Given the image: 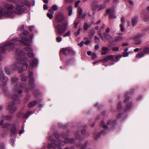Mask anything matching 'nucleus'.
I'll return each mask as SVG.
<instances>
[{"label":"nucleus","mask_w":149,"mask_h":149,"mask_svg":"<svg viewBox=\"0 0 149 149\" xmlns=\"http://www.w3.org/2000/svg\"><path fill=\"white\" fill-rule=\"evenodd\" d=\"M22 41L19 38H15L10 42H7L0 48V53H4L6 49L8 51H13L16 48L17 45H21L23 44L27 47L26 49L27 52H32L33 49L30 46V41L29 39L26 36H24L22 37Z\"/></svg>","instance_id":"f257e3e1"},{"label":"nucleus","mask_w":149,"mask_h":149,"mask_svg":"<svg viewBox=\"0 0 149 149\" xmlns=\"http://www.w3.org/2000/svg\"><path fill=\"white\" fill-rule=\"evenodd\" d=\"M23 0H19L16 3L15 8L14 9V5L7 4L4 7H0V17L4 16L5 17L11 16L13 13L20 14L24 12V7L23 4L21 2Z\"/></svg>","instance_id":"f03ea898"},{"label":"nucleus","mask_w":149,"mask_h":149,"mask_svg":"<svg viewBox=\"0 0 149 149\" xmlns=\"http://www.w3.org/2000/svg\"><path fill=\"white\" fill-rule=\"evenodd\" d=\"M16 54L18 61L11 66L10 70H17L21 72L23 70L26 69L28 65L26 63V62L28 61V59L23 56L24 52L19 49H17Z\"/></svg>","instance_id":"7ed1b4c3"},{"label":"nucleus","mask_w":149,"mask_h":149,"mask_svg":"<svg viewBox=\"0 0 149 149\" xmlns=\"http://www.w3.org/2000/svg\"><path fill=\"white\" fill-rule=\"evenodd\" d=\"M130 93L127 92L126 93L125 95V99L124 100V103H127L126 105L123 109H122V102H119L118 105V111L119 112V114L117 117L118 118H121V116L122 113H124L130 109L132 106V103L131 102H129V95Z\"/></svg>","instance_id":"20e7f679"},{"label":"nucleus","mask_w":149,"mask_h":149,"mask_svg":"<svg viewBox=\"0 0 149 149\" xmlns=\"http://www.w3.org/2000/svg\"><path fill=\"white\" fill-rule=\"evenodd\" d=\"M55 19L57 22H61V24L57 25V33L59 34H61L65 31V23L63 14L61 12L59 13L56 16Z\"/></svg>","instance_id":"39448f33"},{"label":"nucleus","mask_w":149,"mask_h":149,"mask_svg":"<svg viewBox=\"0 0 149 149\" xmlns=\"http://www.w3.org/2000/svg\"><path fill=\"white\" fill-rule=\"evenodd\" d=\"M19 97V95L17 94H15V95H13L12 97V98L14 100L10 102L7 107V109L9 111L10 113H14L17 109V108L15 106V103L16 101H17L18 103H20L21 101L18 99V98Z\"/></svg>","instance_id":"423d86ee"},{"label":"nucleus","mask_w":149,"mask_h":149,"mask_svg":"<svg viewBox=\"0 0 149 149\" xmlns=\"http://www.w3.org/2000/svg\"><path fill=\"white\" fill-rule=\"evenodd\" d=\"M0 125L1 126V127L3 128L7 129L10 128V135L11 136L14 135L17 132L16 128L15 125L10 124L8 123L3 124V120H0Z\"/></svg>","instance_id":"0eeeda50"},{"label":"nucleus","mask_w":149,"mask_h":149,"mask_svg":"<svg viewBox=\"0 0 149 149\" xmlns=\"http://www.w3.org/2000/svg\"><path fill=\"white\" fill-rule=\"evenodd\" d=\"M51 144H49L47 146V148H50L52 147L55 148L58 147V149H62V148L64 146V145L65 142L63 141L62 142H56L54 139H52L51 141Z\"/></svg>","instance_id":"6e6552de"},{"label":"nucleus","mask_w":149,"mask_h":149,"mask_svg":"<svg viewBox=\"0 0 149 149\" xmlns=\"http://www.w3.org/2000/svg\"><path fill=\"white\" fill-rule=\"evenodd\" d=\"M28 56L32 59L30 61V65L31 68H33L36 66L38 63V60L37 59L34 58V55L32 53H28Z\"/></svg>","instance_id":"1a4fd4ad"},{"label":"nucleus","mask_w":149,"mask_h":149,"mask_svg":"<svg viewBox=\"0 0 149 149\" xmlns=\"http://www.w3.org/2000/svg\"><path fill=\"white\" fill-rule=\"evenodd\" d=\"M101 126L104 129V130L98 133L96 136L94 135V137L96 139H99L102 133L105 134L106 132V130L108 129V125H106L103 121H102L101 122Z\"/></svg>","instance_id":"9d476101"},{"label":"nucleus","mask_w":149,"mask_h":149,"mask_svg":"<svg viewBox=\"0 0 149 149\" xmlns=\"http://www.w3.org/2000/svg\"><path fill=\"white\" fill-rule=\"evenodd\" d=\"M33 74L32 72L29 74V83L30 84L29 89H31L33 88L35 86L34 79L33 77Z\"/></svg>","instance_id":"9b49d317"},{"label":"nucleus","mask_w":149,"mask_h":149,"mask_svg":"<svg viewBox=\"0 0 149 149\" xmlns=\"http://www.w3.org/2000/svg\"><path fill=\"white\" fill-rule=\"evenodd\" d=\"M0 78L2 82V83L1 84V85L5 86L6 83L8 80V78L3 75L2 71L1 70H0Z\"/></svg>","instance_id":"f8f14e48"},{"label":"nucleus","mask_w":149,"mask_h":149,"mask_svg":"<svg viewBox=\"0 0 149 149\" xmlns=\"http://www.w3.org/2000/svg\"><path fill=\"white\" fill-rule=\"evenodd\" d=\"M114 57L113 56V55H111L106 56L102 59L100 60L99 61L102 63H105L108 61H113L114 60Z\"/></svg>","instance_id":"ddd939ff"},{"label":"nucleus","mask_w":149,"mask_h":149,"mask_svg":"<svg viewBox=\"0 0 149 149\" xmlns=\"http://www.w3.org/2000/svg\"><path fill=\"white\" fill-rule=\"evenodd\" d=\"M116 120H111L108 121L107 124L108 125H111V129H113L115 126L116 125Z\"/></svg>","instance_id":"4468645a"},{"label":"nucleus","mask_w":149,"mask_h":149,"mask_svg":"<svg viewBox=\"0 0 149 149\" xmlns=\"http://www.w3.org/2000/svg\"><path fill=\"white\" fill-rule=\"evenodd\" d=\"M24 88V87L22 85L20 86L18 85H17V87L15 88L14 91L15 93H18L19 94H20L22 92V91L20 89L23 88Z\"/></svg>","instance_id":"2eb2a0df"},{"label":"nucleus","mask_w":149,"mask_h":149,"mask_svg":"<svg viewBox=\"0 0 149 149\" xmlns=\"http://www.w3.org/2000/svg\"><path fill=\"white\" fill-rule=\"evenodd\" d=\"M122 55H121L116 56L114 57L115 60L114 59L113 62L112 63H109V65H113L115 63H116L119 61Z\"/></svg>","instance_id":"dca6fc26"},{"label":"nucleus","mask_w":149,"mask_h":149,"mask_svg":"<svg viewBox=\"0 0 149 149\" xmlns=\"http://www.w3.org/2000/svg\"><path fill=\"white\" fill-rule=\"evenodd\" d=\"M74 52L73 49L71 48H66V54H68L70 55H73L74 54Z\"/></svg>","instance_id":"f3484780"},{"label":"nucleus","mask_w":149,"mask_h":149,"mask_svg":"<svg viewBox=\"0 0 149 149\" xmlns=\"http://www.w3.org/2000/svg\"><path fill=\"white\" fill-rule=\"evenodd\" d=\"M102 50L103 51L101 53L102 55H104L106 54L109 50V48L106 47H103L102 48Z\"/></svg>","instance_id":"a211bd4d"},{"label":"nucleus","mask_w":149,"mask_h":149,"mask_svg":"<svg viewBox=\"0 0 149 149\" xmlns=\"http://www.w3.org/2000/svg\"><path fill=\"white\" fill-rule=\"evenodd\" d=\"M54 14V12L52 10H48V13L47 14V15L50 19H52L53 18Z\"/></svg>","instance_id":"6ab92c4d"},{"label":"nucleus","mask_w":149,"mask_h":149,"mask_svg":"<svg viewBox=\"0 0 149 149\" xmlns=\"http://www.w3.org/2000/svg\"><path fill=\"white\" fill-rule=\"evenodd\" d=\"M97 5L96 4V2L94 1L91 4V8L93 11H95L97 8Z\"/></svg>","instance_id":"aec40b11"},{"label":"nucleus","mask_w":149,"mask_h":149,"mask_svg":"<svg viewBox=\"0 0 149 149\" xmlns=\"http://www.w3.org/2000/svg\"><path fill=\"white\" fill-rule=\"evenodd\" d=\"M103 36L104 38H105L107 40H109L112 39V37L109 34H107L105 33H104L103 34Z\"/></svg>","instance_id":"412c9836"},{"label":"nucleus","mask_w":149,"mask_h":149,"mask_svg":"<svg viewBox=\"0 0 149 149\" xmlns=\"http://www.w3.org/2000/svg\"><path fill=\"white\" fill-rule=\"evenodd\" d=\"M138 17H134L132 19V23L133 26L136 25L137 22Z\"/></svg>","instance_id":"4be33fe9"},{"label":"nucleus","mask_w":149,"mask_h":149,"mask_svg":"<svg viewBox=\"0 0 149 149\" xmlns=\"http://www.w3.org/2000/svg\"><path fill=\"white\" fill-rule=\"evenodd\" d=\"M78 17L79 18H81V15H82L83 11L82 8L80 7H79L78 8Z\"/></svg>","instance_id":"5701e85b"},{"label":"nucleus","mask_w":149,"mask_h":149,"mask_svg":"<svg viewBox=\"0 0 149 149\" xmlns=\"http://www.w3.org/2000/svg\"><path fill=\"white\" fill-rule=\"evenodd\" d=\"M88 144V142H86L84 145H82L81 144L80 145H78L77 146V147L80 148V149H86L87 147V145Z\"/></svg>","instance_id":"b1692460"},{"label":"nucleus","mask_w":149,"mask_h":149,"mask_svg":"<svg viewBox=\"0 0 149 149\" xmlns=\"http://www.w3.org/2000/svg\"><path fill=\"white\" fill-rule=\"evenodd\" d=\"M123 39V37L121 36H117L115 37L114 40L113 42H119L122 40Z\"/></svg>","instance_id":"393cba45"},{"label":"nucleus","mask_w":149,"mask_h":149,"mask_svg":"<svg viewBox=\"0 0 149 149\" xmlns=\"http://www.w3.org/2000/svg\"><path fill=\"white\" fill-rule=\"evenodd\" d=\"M65 141L66 143L68 142L70 143H72L74 142V139L73 138H71V139H70L67 137H66Z\"/></svg>","instance_id":"a878e982"},{"label":"nucleus","mask_w":149,"mask_h":149,"mask_svg":"<svg viewBox=\"0 0 149 149\" xmlns=\"http://www.w3.org/2000/svg\"><path fill=\"white\" fill-rule=\"evenodd\" d=\"M106 7L103 4H100L97 5V8L98 9L97 10L100 11L104 9Z\"/></svg>","instance_id":"bb28decb"},{"label":"nucleus","mask_w":149,"mask_h":149,"mask_svg":"<svg viewBox=\"0 0 149 149\" xmlns=\"http://www.w3.org/2000/svg\"><path fill=\"white\" fill-rule=\"evenodd\" d=\"M21 80L23 81H25L28 79L27 77L25 74H22L20 77Z\"/></svg>","instance_id":"cd10ccee"},{"label":"nucleus","mask_w":149,"mask_h":149,"mask_svg":"<svg viewBox=\"0 0 149 149\" xmlns=\"http://www.w3.org/2000/svg\"><path fill=\"white\" fill-rule=\"evenodd\" d=\"M37 103L36 101H33L30 102L28 105L29 108H31L34 106Z\"/></svg>","instance_id":"c85d7f7f"},{"label":"nucleus","mask_w":149,"mask_h":149,"mask_svg":"<svg viewBox=\"0 0 149 149\" xmlns=\"http://www.w3.org/2000/svg\"><path fill=\"white\" fill-rule=\"evenodd\" d=\"M73 7L72 6H70L68 8V15L69 16H70L72 15V12Z\"/></svg>","instance_id":"c756f323"},{"label":"nucleus","mask_w":149,"mask_h":149,"mask_svg":"<svg viewBox=\"0 0 149 149\" xmlns=\"http://www.w3.org/2000/svg\"><path fill=\"white\" fill-rule=\"evenodd\" d=\"M21 3L23 4V6L24 5H25L27 6H29L30 5V4L29 1H24V0H23V1L21 2Z\"/></svg>","instance_id":"7c9ffc66"},{"label":"nucleus","mask_w":149,"mask_h":149,"mask_svg":"<svg viewBox=\"0 0 149 149\" xmlns=\"http://www.w3.org/2000/svg\"><path fill=\"white\" fill-rule=\"evenodd\" d=\"M80 132L78 130L75 131V137L77 139H80V135L79 134Z\"/></svg>","instance_id":"2f4dec72"},{"label":"nucleus","mask_w":149,"mask_h":149,"mask_svg":"<svg viewBox=\"0 0 149 149\" xmlns=\"http://www.w3.org/2000/svg\"><path fill=\"white\" fill-rule=\"evenodd\" d=\"M95 33V31L94 29H91L89 33V36H92Z\"/></svg>","instance_id":"473e14b6"},{"label":"nucleus","mask_w":149,"mask_h":149,"mask_svg":"<svg viewBox=\"0 0 149 149\" xmlns=\"http://www.w3.org/2000/svg\"><path fill=\"white\" fill-rule=\"evenodd\" d=\"M144 54L142 52H140L136 55V57L137 58H140L144 56Z\"/></svg>","instance_id":"72a5a7b5"},{"label":"nucleus","mask_w":149,"mask_h":149,"mask_svg":"<svg viewBox=\"0 0 149 149\" xmlns=\"http://www.w3.org/2000/svg\"><path fill=\"white\" fill-rule=\"evenodd\" d=\"M143 52L146 54H148L149 53V48L145 47L143 49Z\"/></svg>","instance_id":"f704fd0d"},{"label":"nucleus","mask_w":149,"mask_h":149,"mask_svg":"<svg viewBox=\"0 0 149 149\" xmlns=\"http://www.w3.org/2000/svg\"><path fill=\"white\" fill-rule=\"evenodd\" d=\"M141 42V40L140 39H137L135 40L134 44L136 45H139Z\"/></svg>","instance_id":"c9c22d12"},{"label":"nucleus","mask_w":149,"mask_h":149,"mask_svg":"<svg viewBox=\"0 0 149 149\" xmlns=\"http://www.w3.org/2000/svg\"><path fill=\"white\" fill-rule=\"evenodd\" d=\"M65 54V49L64 48L61 49L60 51V55H61L62 54Z\"/></svg>","instance_id":"e433bc0d"},{"label":"nucleus","mask_w":149,"mask_h":149,"mask_svg":"<svg viewBox=\"0 0 149 149\" xmlns=\"http://www.w3.org/2000/svg\"><path fill=\"white\" fill-rule=\"evenodd\" d=\"M31 111L28 112L24 115L23 117L24 118H27L31 114Z\"/></svg>","instance_id":"4c0bfd02"},{"label":"nucleus","mask_w":149,"mask_h":149,"mask_svg":"<svg viewBox=\"0 0 149 149\" xmlns=\"http://www.w3.org/2000/svg\"><path fill=\"white\" fill-rule=\"evenodd\" d=\"M111 9H107L106 10V14H105V16H106V15L107 14H110L111 13Z\"/></svg>","instance_id":"58836bf2"},{"label":"nucleus","mask_w":149,"mask_h":149,"mask_svg":"<svg viewBox=\"0 0 149 149\" xmlns=\"http://www.w3.org/2000/svg\"><path fill=\"white\" fill-rule=\"evenodd\" d=\"M81 132L82 134L84 135H89V133L88 132H86L85 130L83 129L82 130Z\"/></svg>","instance_id":"ea45409f"},{"label":"nucleus","mask_w":149,"mask_h":149,"mask_svg":"<svg viewBox=\"0 0 149 149\" xmlns=\"http://www.w3.org/2000/svg\"><path fill=\"white\" fill-rule=\"evenodd\" d=\"M98 33L100 38L103 40H104V38L103 35H102V34L101 31H98Z\"/></svg>","instance_id":"a19ab883"},{"label":"nucleus","mask_w":149,"mask_h":149,"mask_svg":"<svg viewBox=\"0 0 149 149\" xmlns=\"http://www.w3.org/2000/svg\"><path fill=\"white\" fill-rule=\"evenodd\" d=\"M19 80V79L16 77H13L11 79V81L14 83L16 82Z\"/></svg>","instance_id":"79ce46f5"},{"label":"nucleus","mask_w":149,"mask_h":149,"mask_svg":"<svg viewBox=\"0 0 149 149\" xmlns=\"http://www.w3.org/2000/svg\"><path fill=\"white\" fill-rule=\"evenodd\" d=\"M88 28V25L87 23H85L84 25V29L85 30H87Z\"/></svg>","instance_id":"37998d69"},{"label":"nucleus","mask_w":149,"mask_h":149,"mask_svg":"<svg viewBox=\"0 0 149 149\" xmlns=\"http://www.w3.org/2000/svg\"><path fill=\"white\" fill-rule=\"evenodd\" d=\"M56 40L57 42H60L62 40V38L61 37H57L56 38Z\"/></svg>","instance_id":"c03bdc74"},{"label":"nucleus","mask_w":149,"mask_h":149,"mask_svg":"<svg viewBox=\"0 0 149 149\" xmlns=\"http://www.w3.org/2000/svg\"><path fill=\"white\" fill-rule=\"evenodd\" d=\"M52 8L53 10L56 11L58 9V8L56 5H54L52 6Z\"/></svg>","instance_id":"a18cd8bd"},{"label":"nucleus","mask_w":149,"mask_h":149,"mask_svg":"<svg viewBox=\"0 0 149 149\" xmlns=\"http://www.w3.org/2000/svg\"><path fill=\"white\" fill-rule=\"evenodd\" d=\"M120 26L121 28V31L122 32L124 31H125V29L123 27V24H120Z\"/></svg>","instance_id":"49530a36"},{"label":"nucleus","mask_w":149,"mask_h":149,"mask_svg":"<svg viewBox=\"0 0 149 149\" xmlns=\"http://www.w3.org/2000/svg\"><path fill=\"white\" fill-rule=\"evenodd\" d=\"M110 1V0H105L104 1L103 5L106 7L107 4Z\"/></svg>","instance_id":"de8ad7c7"},{"label":"nucleus","mask_w":149,"mask_h":149,"mask_svg":"<svg viewBox=\"0 0 149 149\" xmlns=\"http://www.w3.org/2000/svg\"><path fill=\"white\" fill-rule=\"evenodd\" d=\"M112 49L113 51H118L119 50V48L118 47H113Z\"/></svg>","instance_id":"09e8293b"},{"label":"nucleus","mask_w":149,"mask_h":149,"mask_svg":"<svg viewBox=\"0 0 149 149\" xmlns=\"http://www.w3.org/2000/svg\"><path fill=\"white\" fill-rule=\"evenodd\" d=\"M80 1L79 0L76 1L75 3V7H77L79 6V3H80Z\"/></svg>","instance_id":"8fccbe9b"},{"label":"nucleus","mask_w":149,"mask_h":149,"mask_svg":"<svg viewBox=\"0 0 149 149\" xmlns=\"http://www.w3.org/2000/svg\"><path fill=\"white\" fill-rule=\"evenodd\" d=\"M6 72L8 74H9L10 73V71L8 68L6 67L5 69Z\"/></svg>","instance_id":"3c124183"},{"label":"nucleus","mask_w":149,"mask_h":149,"mask_svg":"<svg viewBox=\"0 0 149 149\" xmlns=\"http://www.w3.org/2000/svg\"><path fill=\"white\" fill-rule=\"evenodd\" d=\"M109 18H116V16L114 15H113L112 13H111L109 15Z\"/></svg>","instance_id":"603ef678"},{"label":"nucleus","mask_w":149,"mask_h":149,"mask_svg":"<svg viewBox=\"0 0 149 149\" xmlns=\"http://www.w3.org/2000/svg\"><path fill=\"white\" fill-rule=\"evenodd\" d=\"M81 30V28H79L77 31L75 33V35L76 36H77L80 34V31Z\"/></svg>","instance_id":"864d4df0"},{"label":"nucleus","mask_w":149,"mask_h":149,"mask_svg":"<svg viewBox=\"0 0 149 149\" xmlns=\"http://www.w3.org/2000/svg\"><path fill=\"white\" fill-rule=\"evenodd\" d=\"M4 118L6 119L10 120L12 118V117L10 116H5L4 117Z\"/></svg>","instance_id":"5fc2aeb1"},{"label":"nucleus","mask_w":149,"mask_h":149,"mask_svg":"<svg viewBox=\"0 0 149 149\" xmlns=\"http://www.w3.org/2000/svg\"><path fill=\"white\" fill-rule=\"evenodd\" d=\"M92 59H95L96 57V55L95 53H93L92 54Z\"/></svg>","instance_id":"6e6d98bb"},{"label":"nucleus","mask_w":149,"mask_h":149,"mask_svg":"<svg viewBox=\"0 0 149 149\" xmlns=\"http://www.w3.org/2000/svg\"><path fill=\"white\" fill-rule=\"evenodd\" d=\"M129 55V54L128 53V52H125L123 53V57H127V56H128Z\"/></svg>","instance_id":"4d7b16f0"},{"label":"nucleus","mask_w":149,"mask_h":149,"mask_svg":"<svg viewBox=\"0 0 149 149\" xmlns=\"http://www.w3.org/2000/svg\"><path fill=\"white\" fill-rule=\"evenodd\" d=\"M84 43V41H81L80 43H78V45L80 47H82Z\"/></svg>","instance_id":"13d9d810"},{"label":"nucleus","mask_w":149,"mask_h":149,"mask_svg":"<svg viewBox=\"0 0 149 149\" xmlns=\"http://www.w3.org/2000/svg\"><path fill=\"white\" fill-rule=\"evenodd\" d=\"M29 29L30 31H33L34 30L35 28L34 26H29Z\"/></svg>","instance_id":"bf43d9fd"},{"label":"nucleus","mask_w":149,"mask_h":149,"mask_svg":"<svg viewBox=\"0 0 149 149\" xmlns=\"http://www.w3.org/2000/svg\"><path fill=\"white\" fill-rule=\"evenodd\" d=\"M90 42V40H86V41H85V42H84V43L86 45H88V44H89Z\"/></svg>","instance_id":"052dcab7"},{"label":"nucleus","mask_w":149,"mask_h":149,"mask_svg":"<svg viewBox=\"0 0 149 149\" xmlns=\"http://www.w3.org/2000/svg\"><path fill=\"white\" fill-rule=\"evenodd\" d=\"M129 1L130 5L132 6H133L134 5L133 2L131 0H129Z\"/></svg>","instance_id":"680f3d73"},{"label":"nucleus","mask_w":149,"mask_h":149,"mask_svg":"<svg viewBox=\"0 0 149 149\" xmlns=\"http://www.w3.org/2000/svg\"><path fill=\"white\" fill-rule=\"evenodd\" d=\"M43 8L45 10H47L48 8L47 5L45 4H44L43 5Z\"/></svg>","instance_id":"e2e57ef3"},{"label":"nucleus","mask_w":149,"mask_h":149,"mask_svg":"<svg viewBox=\"0 0 149 149\" xmlns=\"http://www.w3.org/2000/svg\"><path fill=\"white\" fill-rule=\"evenodd\" d=\"M125 18L124 17H122L121 18V22L122 23V24H123L124 23V22L125 21Z\"/></svg>","instance_id":"0e129e2a"},{"label":"nucleus","mask_w":149,"mask_h":149,"mask_svg":"<svg viewBox=\"0 0 149 149\" xmlns=\"http://www.w3.org/2000/svg\"><path fill=\"white\" fill-rule=\"evenodd\" d=\"M79 21H78V22H75L74 25H75V26L76 28L77 27V26H78V24H79Z\"/></svg>","instance_id":"69168bd1"},{"label":"nucleus","mask_w":149,"mask_h":149,"mask_svg":"<svg viewBox=\"0 0 149 149\" xmlns=\"http://www.w3.org/2000/svg\"><path fill=\"white\" fill-rule=\"evenodd\" d=\"M7 134V132H4V131L3 133H2V136L3 137H4L5 136V135H6Z\"/></svg>","instance_id":"338daca9"},{"label":"nucleus","mask_w":149,"mask_h":149,"mask_svg":"<svg viewBox=\"0 0 149 149\" xmlns=\"http://www.w3.org/2000/svg\"><path fill=\"white\" fill-rule=\"evenodd\" d=\"M128 45V43H125L122 44V46H125Z\"/></svg>","instance_id":"774afa93"}]
</instances>
